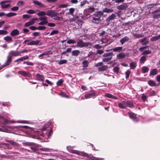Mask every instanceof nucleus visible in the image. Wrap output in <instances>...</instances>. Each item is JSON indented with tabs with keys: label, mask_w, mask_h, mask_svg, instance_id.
<instances>
[{
	"label": "nucleus",
	"mask_w": 160,
	"mask_h": 160,
	"mask_svg": "<svg viewBox=\"0 0 160 160\" xmlns=\"http://www.w3.org/2000/svg\"><path fill=\"white\" fill-rule=\"evenodd\" d=\"M100 16H97L96 18L93 17L92 21L93 23H96L95 21H98L100 19Z\"/></svg>",
	"instance_id": "a19ab883"
},
{
	"label": "nucleus",
	"mask_w": 160,
	"mask_h": 160,
	"mask_svg": "<svg viewBox=\"0 0 160 160\" xmlns=\"http://www.w3.org/2000/svg\"><path fill=\"white\" fill-rule=\"evenodd\" d=\"M12 58L8 55L7 57V60L4 63L5 66H8L9 65L12 61Z\"/></svg>",
	"instance_id": "dca6fc26"
},
{
	"label": "nucleus",
	"mask_w": 160,
	"mask_h": 160,
	"mask_svg": "<svg viewBox=\"0 0 160 160\" xmlns=\"http://www.w3.org/2000/svg\"><path fill=\"white\" fill-rule=\"evenodd\" d=\"M40 34V33L38 32H35L33 33L32 35L35 37L39 36Z\"/></svg>",
	"instance_id": "bf43d9fd"
},
{
	"label": "nucleus",
	"mask_w": 160,
	"mask_h": 160,
	"mask_svg": "<svg viewBox=\"0 0 160 160\" xmlns=\"http://www.w3.org/2000/svg\"><path fill=\"white\" fill-rule=\"evenodd\" d=\"M112 59V57H106L104 58H103L102 59V61L104 62H109L110 60H111Z\"/></svg>",
	"instance_id": "58836bf2"
},
{
	"label": "nucleus",
	"mask_w": 160,
	"mask_h": 160,
	"mask_svg": "<svg viewBox=\"0 0 160 160\" xmlns=\"http://www.w3.org/2000/svg\"><path fill=\"white\" fill-rule=\"evenodd\" d=\"M148 84L152 87L158 86L159 85V84H156L155 82L152 80H150L148 82Z\"/></svg>",
	"instance_id": "aec40b11"
},
{
	"label": "nucleus",
	"mask_w": 160,
	"mask_h": 160,
	"mask_svg": "<svg viewBox=\"0 0 160 160\" xmlns=\"http://www.w3.org/2000/svg\"><path fill=\"white\" fill-rule=\"evenodd\" d=\"M88 62L87 60H84L82 62V67L83 68H86L88 67Z\"/></svg>",
	"instance_id": "f704fd0d"
},
{
	"label": "nucleus",
	"mask_w": 160,
	"mask_h": 160,
	"mask_svg": "<svg viewBox=\"0 0 160 160\" xmlns=\"http://www.w3.org/2000/svg\"><path fill=\"white\" fill-rule=\"evenodd\" d=\"M18 73L22 75L24 77H31L32 76V75L30 72H27L23 71H19L18 72Z\"/></svg>",
	"instance_id": "9b49d317"
},
{
	"label": "nucleus",
	"mask_w": 160,
	"mask_h": 160,
	"mask_svg": "<svg viewBox=\"0 0 160 160\" xmlns=\"http://www.w3.org/2000/svg\"><path fill=\"white\" fill-rule=\"evenodd\" d=\"M157 69L155 68L151 70L150 73V75H155L158 73Z\"/></svg>",
	"instance_id": "c85d7f7f"
},
{
	"label": "nucleus",
	"mask_w": 160,
	"mask_h": 160,
	"mask_svg": "<svg viewBox=\"0 0 160 160\" xmlns=\"http://www.w3.org/2000/svg\"><path fill=\"white\" fill-rule=\"evenodd\" d=\"M116 17V15L115 14L112 13L107 18L106 21L108 22H109L110 20L114 19Z\"/></svg>",
	"instance_id": "393cba45"
},
{
	"label": "nucleus",
	"mask_w": 160,
	"mask_h": 160,
	"mask_svg": "<svg viewBox=\"0 0 160 160\" xmlns=\"http://www.w3.org/2000/svg\"><path fill=\"white\" fill-rule=\"evenodd\" d=\"M86 3H89V2H88L87 1L85 0L82 1L80 2V6L82 7Z\"/></svg>",
	"instance_id": "3c124183"
},
{
	"label": "nucleus",
	"mask_w": 160,
	"mask_h": 160,
	"mask_svg": "<svg viewBox=\"0 0 160 160\" xmlns=\"http://www.w3.org/2000/svg\"><path fill=\"white\" fill-rule=\"evenodd\" d=\"M103 12L106 13H111L113 11V10L112 9L105 8L103 10Z\"/></svg>",
	"instance_id": "2f4dec72"
},
{
	"label": "nucleus",
	"mask_w": 160,
	"mask_h": 160,
	"mask_svg": "<svg viewBox=\"0 0 160 160\" xmlns=\"http://www.w3.org/2000/svg\"><path fill=\"white\" fill-rule=\"evenodd\" d=\"M118 107L122 109L125 108L127 107L130 108L134 107V105L133 103L129 101H122L118 104Z\"/></svg>",
	"instance_id": "f257e3e1"
},
{
	"label": "nucleus",
	"mask_w": 160,
	"mask_h": 160,
	"mask_svg": "<svg viewBox=\"0 0 160 160\" xmlns=\"http://www.w3.org/2000/svg\"><path fill=\"white\" fill-rule=\"evenodd\" d=\"M137 66L136 62H132L130 63V67L131 69H134Z\"/></svg>",
	"instance_id": "72a5a7b5"
},
{
	"label": "nucleus",
	"mask_w": 160,
	"mask_h": 160,
	"mask_svg": "<svg viewBox=\"0 0 160 160\" xmlns=\"http://www.w3.org/2000/svg\"><path fill=\"white\" fill-rule=\"evenodd\" d=\"M8 143L11 144V145H13L14 146H16L17 145V143L15 142H14L12 141L11 140H8Z\"/></svg>",
	"instance_id": "338daca9"
},
{
	"label": "nucleus",
	"mask_w": 160,
	"mask_h": 160,
	"mask_svg": "<svg viewBox=\"0 0 160 160\" xmlns=\"http://www.w3.org/2000/svg\"><path fill=\"white\" fill-rule=\"evenodd\" d=\"M19 9V7L14 6L11 8V10L12 11H16Z\"/></svg>",
	"instance_id": "5fc2aeb1"
},
{
	"label": "nucleus",
	"mask_w": 160,
	"mask_h": 160,
	"mask_svg": "<svg viewBox=\"0 0 160 160\" xmlns=\"http://www.w3.org/2000/svg\"><path fill=\"white\" fill-rule=\"evenodd\" d=\"M80 155L82 156L87 157L91 160H100L99 158H96L92 155H88L84 152H81Z\"/></svg>",
	"instance_id": "423d86ee"
},
{
	"label": "nucleus",
	"mask_w": 160,
	"mask_h": 160,
	"mask_svg": "<svg viewBox=\"0 0 160 160\" xmlns=\"http://www.w3.org/2000/svg\"><path fill=\"white\" fill-rule=\"evenodd\" d=\"M129 39V38L128 37L126 36L122 38L120 40V42L121 43V44L123 45L125 42L128 41Z\"/></svg>",
	"instance_id": "b1692460"
},
{
	"label": "nucleus",
	"mask_w": 160,
	"mask_h": 160,
	"mask_svg": "<svg viewBox=\"0 0 160 160\" xmlns=\"http://www.w3.org/2000/svg\"><path fill=\"white\" fill-rule=\"evenodd\" d=\"M53 11L55 13V15H54V16L51 17H54V19L55 20H60V18L58 16H57V13L54 11Z\"/></svg>",
	"instance_id": "ea45409f"
},
{
	"label": "nucleus",
	"mask_w": 160,
	"mask_h": 160,
	"mask_svg": "<svg viewBox=\"0 0 160 160\" xmlns=\"http://www.w3.org/2000/svg\"><path fill=\"white\" fill-rule=\"evenodd\" d=\"M37 134L38 136H41L42 137H44V135L42 131L40 132H37Z\"/></svg>",
	"instance_id": "680f3d73"
},
{
	"label": "nucleus",
	"mask_w": 160,
	"mask_h": 160,
	"mask_svg": "<svg viewBox=\"0 0 160 160\" xmlns=\"http://www.w3.org/2000/svg\"><path fill=\"white\" fill-rule=\"evenodd\" d=\"M105 96L107 98H112L114 99H116L117 98L116 97L114 96L112 94H111L108 93H106L105 95Z\"/></svg>",
	"instance_id": "c756f323"
},
{
	"label": "nucleus",
	"mask_w": 160,
	"mask_h": 160,
	"mask_svg": "<svg viewBox=\"0 0 160 160\" xmlns=\"http://www.w3.org/2000/svg\"><path fill=\"white\" fill-rule=\"evenodd\" d=\"M146 57L145 56H142L139 59V63L140 64H143L146 60Z\"/></svg>",
	"instance_id": "a878e982"
},
{
	"label": "nucleus",
	"mask_w": 160,
	"mask_h": 160,
	"mask_svg": "<svg viewBox=\"0 0 160 160\" xmlns=\"http://www.w3.org/2000/svg\"><path fill=\"white\" fill-rule=\"evenodd\" d=\"M17 14V13H16L13 12H10L7 13H6L5 15L6 16L8 17H10L16 16Z\"/></svg>",
	"instance_id": "473e14b6"
},
{
	"label": "nucleus",
	"mask_w": 160,
	"mask_h": 160,
	"mask_svg": "<svg viewBox=\"0 0 160 160\" xmlns=\"http://www.w3.org/2000/svg\"><path fill=\"white\" fill-rule=\"evenodd\" d=\"M125 57V55L123 52L117 55V58L118 59H121Z\"/></svg>",
	"instance_id": "cd10ccee"
},
{
	"label": "nucleus",
	"mask_w": 160,
	"mask_h": 160,
	"mask_svg": "<svg viewBox=\"0 0 160 160\" xmlns=\"http://www.w3.org/2000/svg\"><path fill=\"white\" fill-rule=\"evenodd\" d=\"M142 73H145L148 72L149 69L147 67L143 66L142 68Z\"/></svg>",
	"instance_id": "c9c22d12"
},
{
	"label": "nucleus",
	"mask_w": 160,
	"mask_h": 160,
	"mask_svg": "<svg viewBox=\"0 0 160 160\" xmlns=\"http://www.w3.org/2000/svg\"><path fill=\"white\" fill-rule=\"evenodd\" d=\"M75 11V9L73 8H71L69 9V12L68 13L72 15H73V13Z\"/></svg>",
	"instance_id": "8fccbe9b"
},
{
	"label": "nucleus",
	"mask_w": 160,
	"mask_h": 160,
	"mask_svg": "<svg viewBox=\"0 0 160 160\" xmlns=\"http://www.w3.org/2000/svg\"><path fill=\"white\" fill-rule=\"evenodd\" d=\"M128 7L127 3H124L121 4L117 7V9L119 10H123L125 9Z\"/></svg>",
	"instance_id": "ddd939ff"
},
{
	"label": "nucleus",
	"mask_w": 160,
	"mask_h": 160,
	"mask_svg": "<svg viewBox=\"0 0 160 160\" xmlns=\"http://www.w3.org/2000/svg\"><path fill=\"white\" fill-rule=\"evenodd\" d=\"M94 48L97 49H99L101 48H102V47L100 46L99 44H96L94 46Z\"/></svg>",
	"instance_id": "774afa93"
},
{
	"label": "nucleus",
	"mask_w": 160,
	"mask_h": 160,
	"mask_svg": "<svg viewBox=\"0 0 160 160\" xmlns=\"http://www.w3.org/2000/svg\"><path fill=\"white\" fill-rule=\"evenodd\" d=\"M108 68V65H103L98 68V70L99 72H102L107 70Z\"/></svg>",
	"instance_id": "f3484780"
},
{
	"label": "nucleus",
	"mask_w": 160,
	"mask_h": 160,
	"mask_svg": "<svg viewBox=\"0 0 160 160\" xmlns=\"http://www.w3.org/2000/svg\"><path fill=\"white\" fill-rule=\"evenodd\" d=\"M125 0H112L114 2L117 3H122Z\"/></svg>",
	"instance_id": "0e129e2a"
},
{
	"label": "nucleus",
	"mask_w": 160,
	"mask_h": 160,
	"mask_svg": "<svg viewBox=\"0 0 160 160\" xmlns=\"http://www.w3.org/2000/svg\"><path fill=\"white\" fill-rule=\"evenodd\" d=\"M29 28L32 30H35L36 29H38L39 30H42L46 29V27L44 26H39L37 28L33 26H32L29 27Z\"/></svg>",
	"instance_id": "2eb2a0df"
},
{
	"label": "nucleus",
	"mask_w": 160,
	"mask_h": 160,
	"mask_svg": "<svg viewBox=\"0 0 160 160\" xmlns=\"http://www.w3.org/2000/svg\"><path fill=\"white\" fill-rule=\"evenodd\" d=\"M159 38H160V34L157 36L152 37L151 38L150 41L154 42L157 41Z\"/></svg>",
	"instance_id": "7c9ffc66"
},
{
	"label": "nucleus",
	"mask_w": 160,
	"mask_h": 160,
	"mask_svg": "<svg viewBox=\"0 0 160 160\" xmlns=\"http://www.w3.org/2000/svg\"><path fill=\"white\" fill-rule=\"evenodd\" d=\"M67 43L68 44H75L76 43V41L73 39H69L67 41Z\"/></svg>",
	"instance_id": "4c0bfd02"
},
{
	"label": "nucleus",
	"mask_w": 160,
	"mask_h": 160,
	"mask_svg": "<svg viewBox=\"0 0 160 160\" xmlns=\"http://www.w3.org/2000/svg\"><path fill=\"white\" fill-rule=\"evenodd\" d=\"M151 51L150 50H145L141 54H143V55H147V54H148L151 53Z\"/></svg>",
	"instance_id": "6e6d98bb"
},
{
	"label": "nucleus",
	"mask_w": 160,
	"mask_h": 160,
	"mask_svg": "<svg viewBox=\"0 0 160 160\" xmlns=\"http://www.w3.org/2000/svg\"><path fill=\"white\" fill-rule=\"evenodd\" d=\"M26 42H28L27 43L28 45H41V43L39 40H37L35 41L31 40L30 39H26L23 42L24 43Z\"/></svg>",
	"instance_id": "20e7f679"
},
{
	"label": "nucleus",
	"mask_w": 160,
	"mask_h": 160,
	"mask_svg": "<svg viewBox=\"0 0 160 160\" xmlns=\"http://www.w3.org/2000/svg\"><path fill=\"white\" fill-rule=\"evenodd\" d=\"M23 63L24 64H26L28 65H30L31 66H33L34 64V63L30 62L28 61L24 62Z\"/></svg>",
	"instance_id": "49530a36"
},
{
	"label": "nucleus",
	"mask_w": 160,
	"mask_h": 160,
	"mask_svg": "<svg viewBox=\"0 0 160 160\" xmlns=\"http://www.w3.org/2000/svg\"><path fill=\"white\" fill-rule=\"evenodd\" d=\"M128 114L129 115V117L131 119L134 120H135L137 119L136 115L134 113L131 112H128Z\"/></svg>",
	"instance_id": "6ab92c4d"
},
{
	"label": "nucleus",
	"mask_w": 160,
	"mask_h": 160,
	"mask_svg": "<svg viewBox=\"0 0 160 160\" xmlns=\"http://www.w3.org/2000/svg\"><path fill=\"white\" fill-rule=\"evenodd\" d=\"M77 43V47L80 48L88 47L89 45H91L90 42H85L82 39L79 40Z\"/></svg>",
	"instance_id": "39448f33"
},
{
	"label": "nucleus",
	"mask_w": 160,
	"mask_h": 160,
	"mask_svg": "<svg viewBox=\"0 0 160 160\" xmlns=\"http://www.w3.org/2000/svg\"><path fill=\"white\" fill-rule=\"evenodd\" d=\"M38 20V18H34L31 19L29 22H27L24 24L25 27H28L31 25L33 24L35 22Z\"/></svg>",
	"instance_id": "6e6552de"
},
{
	"label": "nucleus",
	"mask_w": 160,
	"mask_h": 160,
	"mask_svg": "<svg viewBox=\"0 0 160 160\" xmlns=\"http://www.w3.org/2000/svg\"><path fill=\"white\" fill-rule=\"evenodd\" d=\"M19 34V31H12L10 33V35L12 37H14Z\"/></svg>",
	"instance_id": "bb28decb"
},
{
	"label": "nucleus",
	"mask_w": 160,
	"mask_h": 160,
	"mask_svg": "<svg viewBox=\"0 0 160 160\" xmlns=\"http://www.w3.org/2000/svg\"><path fill=\"white\" fill-rule=\"evenodd\" d=\"M144 34H142V33L140 34L135 33L134 34V36L137 38H140L144 36Z\"/></svg>",
	"instance_id": "e433bc0d"
},
{
	"label": "nucleus",
	"mask_w": 160,
	"mask_h": 160,
	"mask_svg": "<svg viewBox=\"0 0 160 160\" xmlns=\"http://www.w3.org/2000/svg\"><path fill=\"white\" fill-rule=\"evenodd\" d=\"M67 61V60H62L60 61H58V63L59 65H61L66 63Z\"/></svg>",
	"instance_id": "a18cd8bd"
},
{
	"label": "nucleus",
	"mask_w": 160,
	"mask_h": 160,
	"mask_svg": "<svg viewBox=\"0 0 160 160\" xmlns=\"http://www.w3.org/2000/svg\"><path fill=\"white\" fill-rule=\"evenodd\" d=\"M96 95V93L92 92L86 94L85 95V97L86 99L91 98L95 97Z\"/></svg>",
	"instance_id": "4468645a"
},
{
	"label": "nucleus",
	"mask_w": 160,
	"mask_h": 160,
	"mask_svg": "<svg viewBox=\"0 0 160 160\" xmlns=\"http://www.w3.org/2000/svg\"><path fill=\"white\" fill-rule=\"evenodd\" d=\"M38 20V18H34L31 19L29 22H27L24 24L25 27H28L31 25L33 24L35 22Z\"/></svg>",
	"instance_id": "1a4fd4ad"
},
{
	"label": "nucleus",
	"mask_w": 160,
	"mask_h": 160,
	"mask_svg": "<svg viewBox=\"0 0 160 160\" xmlns=\"http://www.w3.org/2000/svg\"><path fill=\"white\" fill-rule=\"evenodd\" d=\"M4 40L7 42L11 41L12 39L11 37L10 36H6L4 38Z\"/></svg>",
	"instance_id": "79ce46f5"
},
{
	"label": "nucleus",
	"mask_w": 160,
	"mask_h": 160,
	"mask_svg": "<svg viewBox=\"0 0 160 160\" xmlns=\"http://www.w3.org/2000/svg\"><path fill=\"white\" fill-rule=\"evenodd\" d=\"M39 19L40 21H47V17L46 16H41L39 17L38 19Z\"/></svg>",
	"instance_id": "c03bdc74"
},
{
	"label": "nucleus",
	"mask_w": 160,
	"mask_h": 160,
	"mask_svg": "<svg viewBox=\"0 0 160 160\" xmlns=\"http://www.w3.org/2000/svg\"><path fill=\"white\" fill-rule=\"evenodd\" d=\"M113 55V53L112 52H110L108 53H106L102 55V56L104 58H107V57H112H112Z\"/></svg>",
	"instance_id": "5701e85b"
},
{
	"label": "nucleus",
	"mask_w": 160,
	"mask_h": 160,
	"mask_svg": "<svg viewBox=\"0 0 160 160\" xmlns=\"http://www.w3.org/2000/svg\"><path fill=\"white\" fill-rule=\"evenodd\" d=\"M90 11L91 12H94L95 10V8L94 7H90L88 9L84 10V13H86L87 11Z\"/></svg>",
	"instance_id": "09e8293b"
},
{
	"label": "nucleus",
	"mask_w": 160,
	"mask_h": 160,
	"mask_svg": "<svg viewBox=\"0 0 160 160\" xmlns=\"http://www.w3.org/2000/svg\"><path fill=\"white\" fill-rule=\"evenodd\" d=\"M113 70L114 72L118 74L119 72V68L117 66L113 68Z\"/></svg>",
	"instance_id": "37998d69"
},
{
	"label": "nucleus",
	"mask_w": 160,
	"mask_h": 160,
	"mask_svg": "<svg viewBox=\"0 0 160 160\" xmlns=\"http://www.w3.org/2000/svg\"><path fill=\"white\" fill-rule=\"evenodd\" d=\"M103 65V63L102 62H99L97 63H95V67H98L99 66H101Z\"/></svg>",
	"instance_id": "4d7b16f0"
},
{
	"label": "nucleus",
	"mask_w": 160,
	"mask_h": 160,
	"mask_svg": "<svg viewBox=\"0 0 160 160\" xmlns=\"http://www.w3.org/2000/svg\"><path fill=\"white\" fill-rule=\"evenodd\" d=\"M80 53V51L78 50H73L72 52V55L77 57Z\"/></svg>",
	"instance_id": "412c9836"
},
{
	"label": "nucleus",
	"mask_w": 160,
	"mask_h": 160,
	"mask_svg": "<svg viewBox=\"0 0 160 160\" xmlns=\"http://www.w3.org/2000/svg\"><path fill=\"white\" fill-rule=\"evenodd\" d=\"M131 73V71L129 70H128L125 72L126 78V79L128 78L129 77V75Z\"/></svg>",
	"instance_id": "864d4df0"
},
{
	"label": "nucleus",
	"mask_w": 160,
	"mask_h": 160,
	"mask_svg": "<svg viewBox=\"0 0 160 160\" xmlns=\"http://www.w3.org/2000/svg\"><path fill=\"white\" fill-rule=\"evenodd\" d=\"M11 2V0L3 1L0 2V5L1 6L2 8L5 9L11 7L10 4H6V3L10 2Z\"/></svg>",
	"instance_id": "0eeeda50"
},
{
	"label": "nucleus",
	"mask_w": 160,
	"mask_h": 160,
	"mask_svg": "<svg viewBox=\"0 0 160 160\" xmlns=\"http://www.w3.org/2000/svg\"><path fill=\"white\" fill-rule=\"evenodd\" d=\"M31 17V16L27 14H24L22 15V18L24 19H28Z\"/></svg>",
	"instance_id": "13d9d810"
},
{
	"label": "nucleus",
	"mask_w": 160,
	"mask_h": 160,
	"mask_svg": "<svg viewBox=\"0 0 160 160\" xmlns=\"http://www.w3.org/2000/svg\"><path fill=\"white\" fill-rule=\"evenodd\" d=\"M33 2L34 4L41 7H44L45 6V5L44 4L39 2L37 0H33Z\"/></svg>",
	"instance_id": "4be33fe9"
},
{
	"label": "nucleus",
	"mask_w": 160,
	"mask_h": 160,
	"mask_svg": "<svg viewBox=\"0 0 160 160\" xmlns=\"http://www.w3.org/2000/svg\"><path fill=\"white\" fill-rule=\"evenodd\" d=\"M147 97L146 96L144 95L143 94H142L141 97V98L143 101H145L147 99Z\"/></svg>",
	"instance_id": "69168bd1"
},
{
	"label": "nucleus",
	"mask_w": 160,
	"mask_h": 160,
	"mask_svg": "<svg viewBox=\"0 0 160 160\" xmlns=\"http://www.w3.org/2000/svg\"><path fill=\"white\" fill-rule=\"evenodd\" d=\"M52 126L51 123L48 122L43 126L42 129L44 130H48V137H50L52 132Z\"/></svg>",
	"instance_id": "7ed1b4c3"
},
{
	"label": "nucleus",
	"mask_w": 160,
	"mask_h": 160,
	"mask_svg": "<svg viewBox=\"0 0 160 160\" xmlns=\"http://www.w3.org/2000/svg\"><path fill=\"white\" fill-rule=\"evenodd\" d=\"M8 33L7 31H0V35H6Z\"/></svg>",
	"instance_id": "e2e57ef3"
},
{
	"label": "nucleus",
	"mask_w": 160,
	"mask_h": 160,
	"mask_svg": "<svg viewBox=\"0 0 160 160\" xmlns=\"http://www.w3.org/2000/svg\"><path fill=\"white\" fill-rule=\"evenodd\" d=\"M35 12H36L33 9H29L27 11V13L30 14H33Z\"/></svg>",
	"instance_id": "603ef678"
},
{
	"label": "nucleus",
	"mask_w": 160,
	"mask_h": 160,
	"mask_svg": "<svg viewBox=\"0 0 160 160\" xmlns=\"http://www.w3.org/2000/svg\"><path fill=\"white\" fill-rule=\"evenodd\" d=\"M122 49V48L121 47H117L115 48H112L109 50H106V52H109L111 50H113V52H117L121 51Z\"/></svg>",
	"instance_id": "a211bd4d"
},
{
	"label": "nucleus",
	"mask_w": 160,
	"mask_h": 160,
	"mask_svg": "<svg viewBox=\"0 0 160 160\" xmlns=\"http://www.w3.org/2000/svg\"><path fill=\"white\" fill-rule=\"evenodd\" d=\"M55 13L52 10H48L46 12L44 11H41L37 13L38 16H43L45 15L49 17H52L54 16Z\"/></svg>",
	"instance_id": "f03ea898"
},
{
	"label": "nucleus",
	"mask_w": 160,
	"mask_h": 160,
	"mask_svg": "<svg viewBox=\"0 0 160 160\" xmlns=\"http://www.w3.org/2000/svg\"><path fill=\"white\" fill-rule=\"evenodd\" d=\"M42 21L40 22L38 24L39 25H45L48 23V21Z\"/></svg>",
	"instance_id": "052dcab7"
},
{
	"label": "nucleus",
	"mask_w": 160,
	"mask_h": 160,
	"mask_svg": "<svg viewBox=\"0 0 160 160\" xmlns=\"http://www.w3.org/2000/svg\"><path fill=\"white\" fill-rule=\"evenodd\" d=\"M35 78L36 80L40 82H43L44 79V76L38 73L36 74L35 75Z\"/></svg>",
	"instance_id": "f8f14e48"
},
{
	"label": "nucleus",
	"mask_w": 160,
	"mask_h": 160,
	"mask_svg": "<svg viewBox=\"0 0 160 160\" xmlns=\"http://www.w3.org/2000/svg\"><path fill=\"white\" fill-rule=\"evenodd\" d=\"M8 55L12 58V57H16L20 55V52L19 51H11L8 53Z\"/></svg>",
	"instance_id": "9d476101"
},
{
	"label": "nucleus",
	"mask_w": 160,
	"mask_h": 160,
	"mask_svg": "<svg viewBox=\"0 0 160 160\" xmlns=\"http://www.w3.org/2000/svg\"><path fill=\"white\" fill-rule=\"evenodd\" d=\"M63 82V80L62 79H60L57 82V84L58 86H61L62 85Z\"/></svg>",
	"instance_id": "de8ad7c7"
}]
</instances>
